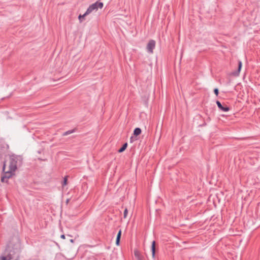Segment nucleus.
<instances>
[{"label": "nucleus", "mask_w": 260, "mask_h": 260, "mask_svg": "<svg viewBox=\"0 0 260 260\" xmlns=\"http://www.w3.org/2000/svg\"><path fill=\"white\" fill-rule=\"evenodd\" d=\"M1 260H7V257L5 256H1L0 257Z\"/></svg>", "instance_id": "nucleus-16"}, {"label": "nucleus", "mask_w": 260, "mask_h": 260, "mask_svg": "<svg viewBox=\"0 0 260 260\" xmlns=\"http://www.w3.org/2000/svg\"><path fill=\"white\" fill-rule=\"evenodd\" d=\"M127 213H128L127 209L125 208L124 211V213H123V217L124 218H125L126 217L127 215Z\"/></svg>", "instance_id": "nucleus-13"}, {"label": "nucleus", "mask_w": 260, "mask_h": 260, "mask_svg": "<svg viewBox=\"0 0 260 260\" xmlns=\"http://www.w3.org/2000/svg\"><path fill=\"white\" fill-rule=\"evenodd\" d=\"M134 254L136 258L138 259V260H142V256L141 255L139 251H138V250H135Z\"/></svg>", "instance_id": "nucleus-8"}, {"label": "nucleus", "mask_w": 260, "mask_h": 260, "mask_svg": "<svg viewBox=\"0 0 260 260\" xmlns=\"http://www.w3.org/2000/svg\"><path fill=\"white\" fill-rule=\"evenodd\" d=\"M67 184V177L66 176L63 179V181L62 183V186L66 185Z\"/></svg>", "instance_id": "nucleus-14"}, {"label": "nucleus", "mask_w": 260, "mask_h": 260, "mask_svg": "<svg viewBox=\"0 0 260 260\" xmlns=\"http://www.w3.org/2000/svg\"><path fill=\"white\" fill-rule=\"evenodd\" d=\"M22 163V158L18 156L12 155L10 157L9 169L11 171H15L17 166Z\"/></svg>", "instance_id": "nucleus-2"}, {"label": "nucleus", "mask_w": 260, "mask_h": 260, "mask_svg": "<svg viewBox=\"0 0 260 260\" xmlns=\"http://www.w3.org/2000/svg\"><path fill=\"white\" fill-rule=\"evenodd\" d=\"M121 231L120 230L119 231V232L118 233L117 235V237H116V244L117 245H119V244L120 240V238H121Z\"/></svg>", "instance_id": "nucleus-9"}, {"label": "nucleus", "mask_w": 260, "mask_h": 260, "mask_svg": "<svg viewBox=\"0 0 260 260\" xmlns=\"http://www.w3.org/2000/svg\"><path fill=\"white\" fill-rule=\"evenodd\" d=\"M151 251L152 257L154 258L155 254V242L154 241H153L152 243Z\"/></svg>", "instance_id": "nucleus-7"}, {"label": "nucleus", "mask_w": 260, "mask_h": 260, "mask_svg": "<svg viewBox=\"0 0 260 260\" xmlns=\"http://www.w3.org/2000/svg\"><path fill=\"white\" fill-rule=\"evenodd\" d=\"M61 238L64 239H65V236L64 235H62L60 236Z\"/></svg>", "instance_id": "nucleus-18"}, {"label": "nucleus", "mask_w": 260, "mask_h": 260, "mask_svg": "<svg viewBox=\"0 0 260 260\" xmlns=\"http://www.w3.org/2000/svg\"><path fill=\"white\" fill-rule=\"evenodd\" d=\"M242 61H240V60H239L238 61V70L236 72H233V75L235 76H239V73H240V71H241V68H242Z\"/></svg>", "instance_id": "nucleus-6"}, {"label": "nucleus", "mask_w": 260, "mask_h": 260, "mask_svg": "<svg viewBox=\"0 0 260 260\" xmlns=\"http://www.w3.org/2000/svg\"><path fill=\"white\" fill-rule=\"evenodd\" d=\"M69 202V199H68V200H67V203H68Z\"/></svg>", "instance_id": "nucleus-20"}, {"label": "nucleus", "mask_w": 260, "mask_h": 260, "mask_svg": "<svg viewBox=\"0 0 260 260\" xmlns=\"http://www.w3.org/2000/svg\"><path fill=\"white\" fill-rule=\"evenodd\" d=\"M216 104H217L218 108L220 109L222 111L227 112V111H229V110H230V108L227 106H226V105L225 106H222V104H221V103L218 101H216Z\"/></svg>", "instance_id": "nucleus-5"}, {"label": "nucleus", "mask_w": 260, "mask_h": 260, "mask_svg": "<svg viewBox=\"0 0 260 260\" xmlns=\"http://www.w3.org/2000/svg\"><path fill=\"white\" fill-rule=\"evenodd\" d=\"M6 257H7V260H11L12 256L10 254H8Z\"/></svg>", "instance_id": "nucleus-17"}, {"label": "nucleus", "mask_w": 260, "mask_h": 260, "mask_svg": "<svg viewBox=\"0 0 260 260\" xmlns=\"http://www.w3.org/2000/svg\"><path fill=\"white\" fill-rule=\"evenodd\" d=\"M127 146V143H124L122 145V146L118 150V152L121 153V152H123L126 149Z\"/></svg>", "instance_id": "nucleus-11"}, {"label": "nucleus", "mask_w": 260, "mask_h": 260, "mask_svg": "<svg viewBox=\"0 0 260 260\" xmlns=\"http://www.w3.org/2000/svg\"><path fill=\"white\" fill-rule=\"evenodd\" d=\"M75 129H72V130H69V131H68L66 132H64L63 134H62V136H67L68 135H70L71 134H72L73 133H74L75 132Z\"/></svg>", "instance_id": "nucleus-12"}, {"label": "nucleus", "mask_w": 260, "mask_h": 260, "mask_svg": "<svg viewBox=\"0 0 260 260\" xmlns=\"http://www.w3.org/2000/svg\"><path fill=\"white\" fill-rule=\"evenodd\" d=\"M141 133V129L139 127H137L134 129V135L135 136H138Z\"/></svg>", "instance_id": "nucleus-10"}, {"label": "nucleus", "mask_w": 260, "mask_h": 260, "mask_svg": "<svg viewBox=\"0 0 260 260\" xmlns=\"http://www.w3.org/2000/svg\"><path fill=\"white\" fill-rule=\"evenodd\" d=\"M103 3L102 2H100L99 1H97L94 4H92V5H90L84 14H80L78 16V19L79 20L80 22H82L84 21V17L85 16L92 12H96L99 8L102 9L103 7Z\"/></svg>", "instance_id": "nucleus-1"}, {"label": "nucleus", "mask_w": 260, "mask_h": 260, "mask_svg": "<svg viewBox=\"0 0 260 260\" xmlns=\"http://www.w3.org/2000/svg\"><path fill=\"white\" fill-rule=\"evenodd\" d=\"M12 172L11 170L6 172L1 177V181L2 182H8V179L11 178L12 175Z\"/></svg>", "instance_id": "nucleus-4"}, {"label": "nucleus", "mask_w": 260, "mask_h": 260, "mask_svg": "<svg viewBox=\"0 0 260 260\" xmlns=\"http://www.w3.org/2000/svg\"><path fill=\"white\" fill-rule=\"evenodd\" d=\"M5 165L4 164V166H3V171H4L5 170Z\"/></svg>", "instance_id": "nucleus-19"}, {"label": "nucleus", "mask_w": 260, "mask_h": 260, "mask_svg": "<svg viewBox=\"0 0 260 260\" xmlns=\"http://www.w3.org/2000/svg\"><path fill=\"white\" fill-rule=\"evenodd\" d=\"M155 41L153 40H150L146 46L147 51L150 53H152L153 52V49L155 48Z\"/></svg>", "instance_id": "nucleus-3"}, {"label": "nucleus", "mask_w": 260, "mask_h": 260, "mask_svg": "<svg viewBox=\"0 0 260 260\" xmlns=\"http://www.w3.org/2000/svg\"><path fill=\"white\" fill-rule=\"evenodd\" d=\"M214 92L217 96L219 93V90H218V88H215L214 89Z\"/></svg>", "instance_id": "nucleus-15"}]
</instances>
